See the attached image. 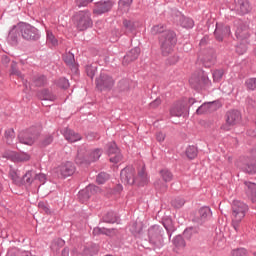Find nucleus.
Masks as SVG:
<instances>
[{
  "label": "nucleus",
  "mask_w": 256,
  "mask_h": 256,
  "mask_svg": "<svg viewBox=\"0 0 256 256\" xmlns=\"http://www.w3.org/2000/svg\"><path fill=\"white\" fill-rule=\"evenodd\" d=\"M247 211H249V206L244 202L239 200H234L232 203V227L235 231H239V227H241V221L245 219V215H247Z\"/></svg>",
  "instance_id": "nucleus-1"
},
{
  "label": "nucleus",
  "mask_w": 256,
  "mask_h": 256,
  "mask_svg": "<svg viewBox=\"0 0 256 256\" xmlns=\"http://www.w3.org/2000/svg\"><path fill=\"white\" fill-rule=\"evenodd\" d=\"M161 51L164 56L171 55L177 45V34L171 30L165 31L160 37Z\"/></svg>",
  "instance_id": "nucleus-2"
},
{
  "label": "nucleus",
  "mask_w": 256,
  "mask_h": 256,
  "mask_svg": "<svg viewBox=\"0 0 256 256\" xmlns=\"http://www.w3.org/2000/svg\"><path fill=\"white\" fill-rule=\"evenodd\" d=\"M99 157H101L100 149H96L92 152H87V149L80 148L78 150L75 161L78 165H89L91 163H94V161H97Z\"/></svg>",
  "instance_id": "nucleus-3"
},
{
  "label": "nucleus",
  "mask_w": 256,
  "mask_h": 256,
  "mask_svg": "<svg viewBox=\"0 0 256 256\" xmlns=\"http://www.w3.org/2000/svg\"><path fill=\"white\" fill-rule=\"evenodd\" d=\"M73 23L76 25L78 31H85L93 25L91 20V13L89 11H79L73 16Z\"/></svg>",
  "instance_id": "nucleus-4"
},
{
  "label": "nucleus",
  "mask_w": 256,
  "mask_h": 256,
  "mask_svg": "<svg viewBox=\"0 0 256 256\" xmlns=\"http://www.w3.org/2000/svg\"><path fill=\"white\" fill-rule=\"evenodd\" d=\"M162 180H156L154 182L155 189L158 191H167V183L173 181V173L167 169H163L159 173Z\"/></svg>",
  "instance_id": "nucleus-5"
},
{
  "label": "nucleus",
  "mask_w": 256,
  "mask_h": 256,
  "mask_svg": "<svg viewBox=\"0 0 256 256\" xmlns=\"http://www.w3.org/2000/svg\"><path fill=\"white\" fill-rule=\"evenodd\" d=\"M213 217V212L211 208L204 206L198 210V213L193 217L192 221L196 225H203L206 221H209Z\"/></svg>",
  "instance_id": "nucleus-6"
},
{
  "label": "nucleus",
  "mask_w": 256,
  "mask_h": 256,
  "mask_svg": "<svg viewBox=\"0 0 256 256\" xmlns=\"http://www.w3.org/2000/svg\"><path fill=\"white\" fill-rule=\"evenodd\" d=\"M54 173L62 179H65L66 177H71V175L75 173V165L73 164V162L62 163L60 166L55 168Z\"/></svg>",
  "instance_id": "nucleus-7"
},
{
  "label": "nucleus",
  "mask_w": 256,
  "mask_h": 256,
  "mask_svg": "<svg viewBox=\"0 0 256 256\" xmlns=\"http://www.w3.org/2000/svg\"><path fill=\"white\" fill-rule=\"evenodd\" d=\"M241 121V113L237 110H232L227 113L226 123L222 125L223 131H231V127L237 125Z\"/></svg>",
  "instance_id": "nucleus-8"
},
{
  "label": "nucleus",
  "mask_w": 256,
  "mask_h": 256,
  "mask_svg": "<svg viewBox=\"0 0 256 256\" xmlns=\"http://www.w3.org/2000/svg\"><path fill=\"white\" fill-rule=\"evenodd\" d=\"M113 85H115V80H113V78L107 74H100V76L96 79V87L100 91L113 89Z\"/></svg>",
  "instance_id": "nucleus-9"
},
{
  "label": "nucleus",
  "mask_w": 256,
  "mask_h": 256,
  "mask_svg": "<svg viewBox=\"0 0 256 256\" xmlns=\"http://www.w3.org/2000/svg\"><path fill=\"white\" fill-rule=\"evenodd\" d=\"M135 168L129 166L124 168L120 173L122 183L127 185H135Z\"/></svg>",
  "instance_id": "nucleus-10"
},
{
  "label": "nucleus",
  "mask_w": 256,
  "mask_h": 256,
  "mask_svg": "<svg viewBox=\"0 0 256 256\" xmlns=\"http://www.w3.org/2000/svg\"><path fill=\"white\" fill-rule=\"evenodd\" d=\"M108 157L110 163H119L123 159L121 150H119L117 144H115L114 142L108 145Z\"/></svg>",
  "instance_id": "nucleus-11"
},
{
  "label": "nucleus",
  "mask_w": 256,
  "mask_h": 256,
  "mask_svg": "<svg viewBox=\"0 0 256 256\" xmlns=\"http://www.w3.org/2000/svg\"><path fill=\"white\" fill-rule=\"evenodd\" d=\"M236 37L238 41H244V43H248L251 37V29L247 24H240L236 29Z\"/></svg>",
  "instance_id": "nucleus-12"
},
{
  "label": "nucleus",
  "mask_w": 256,
  "mask_h": 256,
  "mask_svg": "<svg viewBox=\"0 0 256 256\" xmlns=\"http://www.w3.org/2000/svg\"><path fill=\"white\" fill-rule=\"evenodd\" d=\"M110 9H113V2L111 0L100 1L95 4L93 13L95 15H103V13H109Z\"/></svg>",
  "instance_id": "nucleus-13"
},
{
  "label": "nucleus",
  "mask_w": 256,
  "mask_h": 256,
  "mask_svg": "<svg viewBox=\"0 0 256 256\" xmlns=\"http://www.w3.org/2000/svg\"><path fill=\"white\" fill-rule=\"evenodd\" d=\"M22 37L27 41L39 39V30L31 25H25L22 29Z\"/></svg>",
  "instance_id": "nucleus-14"
},
{
  "label": "nucleus",
  "mask_w": 256,
  "mask_h": 256,
  "mask_svg": "<svg viewBox=\"0 0 256 256\" xmlns=\"http://www.w3.org/2000/svg\"><path fill=\"white\" fill-rule=\"evenodd\" d=\"M187 109V102L182 100L174 103L170 108V115L172 117H181Z\"/></svg>",
  "instance_id": "nucleus-15"
},
{
  "label": "nucleus",
  "mask_w": 256,
  "mask_h": 256,
  "mask_svg": "<svg viewBox=\"0 0 256 256\" xmlns=\"http://www.w3.org/2000/svg\"><path fill=\"white\" fill-rule=\"evenodd\" d=\"M101 189L95 185H89L85 189L81 190L78 194V197L80 201H87L91 195H95L96 193H100ZM87 193H91V195H88Z\"/></svg>",
  "instance_id": "nucleus-16"
},
{
  "label": "nucleus",
  "mask_w": 256,
  "mask_h": 256,
  "mask_svg": "<svg viewBox=\"0 0 256 256\" xmlns=\"http://www.w3.org/2000/svg\"><path fill=\"white\" fill-rule=\"evenodd\" d=\"M38 135L31 132H21L18 135V140L23 145H33L37 141Z\"/></svg>",
  "instance_id": "nucleus-17"
},
{
  "label": "nucleus",
  "mask_w": 256,
  "mask_h": 256,
  "mask_svg": "<svg viewBox=\"0 0 256 256\" xmlns=\"http://www.w3.org/2000/svg\"><path fill=\"white\" fill-rule=\"evenodd\" d=\"M149 184V175L145 171V167H142L139 171L137 176L135 177L134 185L137 187H145V185Z\"/></svg>",
  "instance_id": "nucleus-18"
},
{
  "label": "nucleus",
  "mask_w": 256,
  "mask_h": 256,
  "mask_svg": "<svg viewBox=\"0 0 256 256\" xmlns=\"http://www.w3.org/2000/svg\"><path fill=\"white\" fill-rule=\"evenodd\" d=\"M214 34L217 41H223V37H228V35H231V28L229 26L216 24V29Z\"/></svg>",
  "instance_id": "nucleus-19"
},
{
  "label": "nucleus",
  "mask_w": 256,
  "mask_h": 256,
  "mask_svg": "<svg viewBox=\"0 0 256 256\" xmlns=\"http://www.w3.org/2000/svg\"><path fill=\"white\" fill-rule=\"evenodd\" d=\"M244 191L246 193V196L252 203H255L256 201V184L253 182H244Z\"/></svg>",
  "instance_id": "nucleus-20"
},
{
  "label": "nucleus",
  "mask_w": 256,
  "mask_h": 256,
  "mask_svg": "<svg viewBox=\"0 0 256 256\" xmlns=\"http://www.w3.org/2000/svg\"><path fill=\"white\" fill-rule=\"evenodd\" d=\"M141 53V49L133 48L130 50L127 55L124 56L123 65H129V63H133V61L137 60Z\"/></svg>",
  "instance_id": "nucleus-21"
},
{
  "label": "nucleus",
  "mask_w": 256,
  "mask_h": 256,
  "mask_svg": "<svg viewBox=\"0 0 256 256\" xmlns=\"http://www.w3.org/2000/svg\"><path fill=\"white\" fill-rule=\"evenodd\" d=\"M64 137L66 141H69V143H77V141H81L82 137L79 135V133L71 130V129H65L64 130Z\"/></svg>",
  "instance_id": "nucleus-22"
},
{
  "label": "nucleus",
  "mask_w": 256,
  "mask_h": 256,
  "mask_svg": "<svg viewBox=\"0 0 256 256\" xmlns=\"http://www.w3.org/2000/svg\"><path fill=\"white\" fill-rule=\"evenodd\" d=\"M202 61L205 67H210L215 63V51L210 50L203 53Z\"/></svg>",
  "instance_id": "nucleus-23"
},
{
  "label": "nucleus",
  "mask_w": 256,
  "mask_h": 256,
  "mask_svg": "<svg viewBox=\"0 0 256 256\" xmlns=\"http://www.w3.org/2000/svg\"><path fill=\"white\" fill-rule=\"evenodd\" d=\"M190 85L199 87L202 83L207 84V78L203 74H193L189 80Z\"/></svg>",
  "instance_id": "nucleus-24"
},
{
  "label": "nucleus",
  "mask_w": 256,
  "mask_h": 256,
  "mask_svg": "<svg viewBox=\"0 0 256 256\" xmlns=\"http://www.w3.org/2000/svg\"><path fill=\"white\" fill-rule=\"evenodd\" d=\"M93 235H108V237H113L117 235V230L96 227L93 230Z\"/></svg>",
  "instance_id": "nucleus-25"
},
{
  "label": "nucleus",
  "mask_w": 256,
  "mask_h": 256,
  "mask_svg": "<svg viewBox=\"0 0 256 256\" xmlns=\"http://www.w3.org/2000/svg\"><path fill=\"white\" fill-rule=\"evenodd\" d=\"M179 23L184 29H193L195 22L191 18H187L183 15L178 16Z\"/></svg>",
  "instance_id": "nucleus-26"
},
{
  "label": "nucleus",
  "mask_w": 256,
  "mask_h": 256,
  "mask_svg": "<svg viewBox=\"0 0 256 256\" xmlns=\"http://www.w3.org/2000/svg\"><path fill=\"white\" fill-rule=\"evenodd\" d=\"M239 11L242 15H246L251 11V4H249V0H238Z\"/></svg>",
  "instance_id": "nucleus-27"
},
{
  "label": "nucleus",
  "mask_w": 256,
  "mask_h": 256,
  "mask_svg": "<svg viewBox=\"0 0 256 256\" xmlns=\"http://www.w3.org/2000/svg\"><path fill=\"white\" fill-rule=\"evenodd\" d=\"M211 111H213V103H204L196 110V113L197 115H205Z\"/></svg>",
  "instance_id": "nucleus-28"
},
{
  "label": "nucleus",
  "mask_w": 256,
  "mask_h": 256,
  "mask_svg": "<svg viewBox=\"0 0 256 256\" xmlns=\"http://www.w3.org/2000/svg\"><path fill=\"white\" fill-rule=\"evenodd\" d=\"M65 245V241L63 239H56L52 242L51 244V250L54 253H58L59 249H61V247H63Z\"/></svg>",
  "instance_id": "nucleus-29"
},
{
  "label": "nucleus",
  "mask_w": 256,
  "mask_h": 256,
  "mask_svg": "<svg viewBox=\"0 0 256 256\" xmlns=\"http://www.w3.org/2000/svg\"><path fill=\"white\" fill-rule=\"evenodd\" d=\"M223 75H225L224 69L214 70L212 72V77H213L214 83H219V81H221L223 79Z\"/></svg>",
  "instance_id": "nucleus-30"
},
{
  "label": "nucleus",
  "mask_w": 256,
  "mask_h": 256,
  "mask_svg": "<svg viewBox=\"0 0 256 256\" xmlns=\"http://www.w3.org/2000/svg\"><path fill=\"white\" fill-rule=\"evenodd\" d=\"M35 177H37V172L33 170L28 171L24 176V181L31 185V183H35Z\"/></svg>",
  "instance_id": "nucleus-31"
},
{
  "label": "nucleus",
  "mask_w": 256,
  "mask_h": 256,
  "mask_svg": "<svg viewBox=\"0 0 256 256\" xmlns=\"http://www.w3.org/2000/svg\"><path fill=\"white\" fill-rule=\"evenodd\" d=\"M38 97L44 101H55L56 99L55 95L49 93L48 90H43L40 94H38Z\"/></svg>",
  "instance_id": "nucleus-32"
},
{
  "label": "nucleus",
  "mask_w": 256,
  "mask_h": 256,
  "mask_svg": "<svg viewBox=\"0 0 256 256\" xmlns=\"http://www.w3.org/2000/svg\"><path fill=\"white\" fill-rule=\"evenodd\" d=\"M247 45H249V41H240L236 46V53H238V55H244V53H247Z\"/></svg>",
  "instance_id": "nucleus-33"
},
{
  "label": "nucleus",
  "mask_w": 256,
  "mask_h": 256,
  "mask_svg": "<svg viewBox=\"0 0 256 256\" xmlns=\"http://www.w3.org/2000/svg\"><path fill=\"white\" fill-rule=\"evenodd\" d=\"M13 139H15V131L13 129H8L5 132V140L8 145L13 144Z\"/></svg>",
  "instance_id": "nucleus-34"
},
{
  "label": "nucleus",
  "mask_w": 256,
  "mask_h": 256,
  "mask_svg": "<svg viewBox=\"0 0 256 256\" xmlns=\"http://www.w3.org/2000/svg\"><path fill=\"white\" fill-rule=\"evenodd\" d=\"M131 3H133V0H120L119 9H121V11H124V13H127V11H129V7L131 6Z\"/></svg>",
  "instance_id": "nucleus-35"
},
{
  "label": "nucleus",
  "mask_w": 256,
  "mask_h": 256,
  "mask_svg": "<svg viewBox=\"0 0 256 256\" xmlns=\"http://www.w3.org/2000/svg\"><path fill=\"white\" fill-rule=\"evenodd\" d=\"M186 155H187L188 159H195L197 157V147L189 146L186 149Z\"/></svg>",
  "instance_id": "nucleus-36"
},
{
  "label": "nucleus",
  "mask_w": 256,
  "mask_h": 256,
  "mask_svg": "<svg viewBox=\"0 0 256 256\" xmlns=\"http://www.w3.org/2000/svg\"><path fill=\"white\" fill-rule=\"evenodd\" d=\"M45 181H47V176L43 173H36L35 176V185H44Z\"/></svg>",
  "instance_id": "nucleus-37"
},
{
  "label": "nucleus",
  "mask_w": 256,
  "mask_h": 256,
  "mask_svg": "<svg viewBox=\"0 0 256 256\" xmlns=\"http://www.w3.org/2000/svg\"><path fill=\"white\" fill-rule=\"evenodd\" d=\"M16 161L20 163H25V161H29L31 156L27 153H20L15 156Z\"/></svg>",
  "instance_id": "nucleus-38"
},
{
  "label": "nucleus",
  "mask_w": 256,
  "mask_h": 256,
  "mask_svg": "<svg viewBox=\"0 0 256 256\" xmlns=\"http://www.w3.org/2000/svg\"><path fill=\"white\" fill-rule=\"evenodd\" d=\"M95 73H97V66H86V74L88 77H90V79H93V77H95Z\"/></svg>",
  "instance_id": "nucleus-39"
},
{
  "label": "nucleus",
  "mask_w": 256,
  "mask_h": 256,
  "mask_svg": "<svg viewBox=\"0 0 256 256\" xmlns=\"http://www.w3.org/2000/svg\"><path fill=\"white\" fill-rule=\"evenodd\" d=\"M47 43L52 44L53 47H56V45H59V42L57 41V38H55V35H53V32H47Z\"/></svg>",
  "instance_id": "nucleus-40"
},
{
  "label": "nucleus",
  "mask_w": 256,
  "mask_h": 256,
  "mask_svg": "<svg viewBox=\"0 0 256 256\" xmlns=\"http://www.w3.org/2000/svg\"><path fill=\"white\" fill-rule=\"evenodd\" d=\"M96 181L99 183V185H103V183L109 181V174L105 172L98 174Z\"/></svg>",
  "instance_id": "nucleus-41"
},
{
  "label": "nucleus",
  "mask_w": 256,
  "mask_h": 256,
  "mask_svg": "<svg viewBox=\"0 0 256 256\" xmlns=\"http://www.w3.org/2000/svg\"><path fill=\"white\" fill-rule=\"evenodd\" d=\"M246 87H247V89H250L251 91H255L256 78H249L248 80H246Z\"/></svg>",
  "instance_id": "nucleus-42"
},
{
  "label": "nucleus",
  "mask_w": 256,
  "mask_h": 256,
  "mask_svg": "<svg viewBox=\"0 0 256 256\" xmlns=\"http://www.w3.org/2000/svg\"><path fill=\"white\" fill-rule=\"evenodd\" d=\"M38 208L40 211H44L47 215H51V209H49V205L45 202H39Z\"/></svg>",
  "instance_id": "nucleus-43"
},
{
  "label": "nucleus",
  "mask_w": 256,
  "mask_h": 256,
  "mask_svg": "<svg viewBox=\"0 0 256 256\" xmlns=\"http://www.w3.org/2000/svg\"><path fill=\"white\" fill-rule=\"evenodd\" d=\"M231 256H247V250L245 248L232 250Z\"/></svg>",
  "instance_id": "nucleus-44"
},
{
  "label": "nucleus",
  "mask_w": 256,
  "mask_h": 256,
  "mask_svg": "<svg viewBox=\"0 0 256 256\" xmlns=\"http://www.w3.org/2000/svg\"><path fill=\"white\" fill-rule=\"evenodd\" d=\"M152 35H157L159 33H165V26L163 25H156L151 29Z\"/></svg>",
  "instance_id": "nucleus-45"
},
{
  "label": "nucleus",
  "mask_w": 256,
  "mask_h": 256,
  "mask_svg": "<svg viewBox=\"0 0 256 256\" xmlns=\"http://www.w3.org/2000/svg\"><path fill=\"white\" fill-rule=\"evenodd\" d=\"M172 205L173 207H175L176 209H181V207H183V205H185V200L182 198H176L172 201Z\"/></svg>",
  "instance_id": "nucleus-46"
},
{
  "label": "nucleus",
  "mask_w": 256,
  "mask_h": 256,
  "mask_svg": "<svg viewBox=\"0 0 256 256\" xmlns=\"http://www.w3.org/2000/svg\"><path fill=\"white\" fill-rule=\"evenodd\" d=\"M123 25L128 31H133L135 29V22H133V20H124Z\"/></svg>",
  "instance_id": "nucleus-47"
},
{
  "label": "nucleus",
  "mask_w": 256,
  "mask_h": 256,
  "mask_svg": "<svg viewBox=\"0 0 256 256\" xmlns=\"http://www.w3.org/2000/svg\"><path fill=\"white\" fill-rule=\"evenodd\" d=\"M64 61L68 65H73V63H75V56H73L71 53H68L64 56Z\"/></svg>",
  "instance_id": "nucleus-48"
},
{
  "label": "nucleus",
  "mask_w": 256,
  "mask_h": 256,
  "mask_svg": "<svg viewBox=\"0 0 256 256\" xmlns=\"http://www.w3.org/2000/svg\"><path fill=\"white\" fill-rule=\"evenodd\" d=\"M58 87H61L62 89L69 88V80H67L65 78H60L58 80Z\"/></svg>",
  "instance_id": "nucleus-49"
},
{
  "label": "nucleus",
  "mask_w": 256,
  "mask_h": 256,
  "mask_svg": "<svg viewBox=\"0 0 256 256\" xmlns=\"http://www.w3.org/2000/svg\"><path fill=\"white\" fill-rule=\"evenodd\" d=\"M174 245L176 247H185V240H183V238L181 236H177L174 239Z\"/></svg>",
  "instance_id": "nucleus-50"
},
{
  "label": "nucleus",
  "mask_w": 256,
  "mask_h": 256,
  "mask_svg": "<svg viewBox=\"0 0 256 256\" xmlns=\"http://www.w3.org/2000/svg\"><path fill=\"white\" fill-rule=\"evenodd\" d=\"M244 170L246 171V173H255L256 172V164H247L244 167Z\"/></svg>",
  "instance_id": "nucleus-51"
},
{
  "label": "nucleus",
  "mask_w": 256,
  "mask_h": 256,
  "mask_svg": "<svg viewBox=\"0 0 256 256\" xmlns=\"http://www.w3.org/2000/svg\"><path fill=\"white\" fill-rule=\"evenodd\" d=\"M142 228H141V224H133L131 227V232L134 233V235H138V233H141Z\"/></svg>",
  "instance_id": "nucleus-52"
},
{
  "label": "nucleus",
  "mask_w": 256,
  "mask_h": 256,
  "mask_svg": "<svg viewBox=\"0 0 256 256\" xmlns=\"http://www.w3.org/2000/svg\"><path fill=\"white\" fill-rule=\"evenodd\" d=\"M91 1L93 0H76V5L78 7H87Z\"/></svg>",
  "instance_id": "nucleus-53"
},
{
  "label": "nucleus",
  "mask_w": 256,
  "mask_h": 256,
  "mask_svg": "<svg viewBox=\"0 0 256 256\" xmlns=\"http://www.w3.org/2000/svg\"><path fill=\"white\" fill-rule=\"evenodd\" d=\"M51 143H53V136H47L42 141L43 147H47V145H51Z\"/></svg>",
  "instance_id": "nucleus-54"
},
{
  "label": "nucleus",
  "mask_w": 256,
  "mask_h": 256,
  "mask_svg": "<svg viewBox=\"0 0 256 256\" xmlns=\"http://www.w3.org/2000/svg\"><path fill=\"white\" fill-rule=\"evenodd\" d=\"M119 88L121 89V91H129V82L121 81L119 83Z\"/></svg>",
  "instance_id": "nucleus-55"
},
{
  "label": "nucleus",
  "mask_w": 256,
  "mask_h": 256,
  "mask_svg": "<svg viewBox=\"0 0 256 256\" xmlns=\"http://www.w3.org/2000/svg\"><path fill=\"white\" fill-rule=\"evenodd\" d=\"M11 75H16L17 77H20V79H23V74L15 67V65H12V71Z\"/></svg>",
  "instance_id": "nucleus-56"
},
{
  "label": "nucleus",
  "mask_w": 256,
  "mask_h": 256,
  "mask_svg": "<svg viewBox=\"0 0 256 256\" xmlns=\"http://www.w3.org/2000/svg\"><path fill=\"white\" fill-rule=\"evenodd\" d=\"M168 62L170 65H175L176 63H179V56L174 55L168 58Z\"/></svg>",
  "instance_id": "nucleus-57"
},
{
  "label": "nucleus",
  "mask_w": 256,
  "mask_h": 256,
  "mask_svg": "<svg viewBox=\"0 0 256 256\" xmlns=\"http://www.w3.org/2000/svg\"><path fill=\"white\" fill-rule=\"evenodd\" d=\"M161 105V98H156L152 103H150V107L155 109Z\"/></svg>",
  "instance_id": "nucleus-58"
},
{
  "label": "nucleus",
  "mask_w": 256,
  "mask_h": 256,
  "mask_svg": "<svg viewBox=\"0 0 256 256\" xmlns=\"http://www.w3.org/2000/svg\"><path fill=\"white\" fill-rule=\"evenodd\" d=\"M156 139L159 143H163V141H165V134H163V132H158L156 134Z\"/></svg>",
  "instance_id": "nucleus-59"
},
{
  "label": "nucleus",
  "mask_w": 256,
  "mask_h": 256,
  "mask_svg": "<svg viewBox=\"0 0 256 256\" xmlns=\"http://www.w3.org/2000/svg\"><path fill=\"white\" fill-rule=\"evenodd\" d=\"M84 255H91V256H93V251H91V249H89V248H86V249H84Z\"/></svg>",
  "instance_id": "nucleus-60"
},
{
  "label": "nucleus",
  "mask_w": 256,
  "mask_h": 256,
  "mask_svg": "<svg viewBox=\"0 0 256 256\" xmlns=\"http://www.w3.org/2000/svg\"><path fill=\"white\" fill-rule=\"evenodd\" d=\"M62 256H69V248H64L61 253Z\"/></svg>",
  "instance_id": "nucleus-61"
},
{
  "label": "nucleus",
  "mask_w": 256,
  "mask_h": 256,
  "mask_svg": "<svg viewBox=\"0 0 256 256\" xmlns=\"http://www.w3.org/2000/svg\"><path fill=\"white\" fill-rule=\"evenodd\" d=\"M118 192L123 190V187L121 185L117 186Z\"/></svg>",
  "instance_id": "nucleus-62"
},
{
  "label": "nucleus",
  "mask_w": 256,
  "mask_h": 256,
  "mask_svg": "<svg viewBox=\"0 0 256 256\" xmlns=\"http://www.w3.org/2000/svg\"><path fill=\"white\" fill-rule=\"evenodd\" d=\"M150 240H151L153 243H156L154 236H151V237H150Z\"/></svg>",
  "instance_id": "nucleus-63"
},
{
  "label": "nucleus",
  "mask_w": 256,
  "mask_h": 256,
  "mask_svg": "<svg viewBox=\"0 0 256 256\" xmlns=\"http://www.w3.org/2000/svg\"><path fill=\"white\" fill-rule=\"evenodd\" d=\"M253 256H256V252H254Z\"/></svg>",
  "instance_id": "nucleus-64"
}]
</instances>
